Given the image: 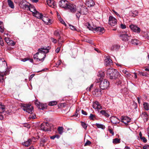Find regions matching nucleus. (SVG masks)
I'll return each mask as SVG.
<instances>
[{
	"instance_id": "f257e3e1",
	"label": "nucleus",
	"mask_w": 149,
	"mask_h": 149,
	"mask_svg": "<svg viewBox=\"0 0 149 149\" xmlns=\"http://www.w3.org/2000/svg\"><path fill=\"white\" fill-rule=\"evenodd\" d=\"M50 47L48 46L47 47H43L38 49V52H39L38 54L39 61L42 62L44 60L46 57V54L48 53Z\"/></svg>"
},
{
	"instance_id": "f03ea898",
	"label": "nucleus",
	"mask_w": 149,
	"mask_h": 149,
	"mask_svg": "<svg viewBox=\"0 0 149 149\" xmlns=\"http://www.w3.org/2000/svg\"><path fill=\"white\" fill-rule=\"evenodd\" d=\"M107 74H108L111 79H116L119 75V73L116 70H113L112 68H109L107 70Z\"/></svg>"
},
{
	"instance_id": "7ed1b4c3",
	"label": "nucleus",
	"mask_w": 149,
	"mask_h": 149,
	"mask_svg": "<svg viewBox=\"0 0 149 149\" xmlns=\"http://www.w3.org/2000/svg\"><path fill=\"white\" fill-rule=\"evenodd\" d=\"M8 68L7 64L6 61L3 58H0V72H4L6 71Z\"/></svg>"
},
{
	"instance_id": "20e7f679",
	"label": "nucleus",
	"mask_w": 149,
	"mask_h": 149,
	"mask_svg": "<svg viewBox=\"0 0 149 149\" xmlns=\"http://www.w3.org/2000/svg\"><path fill=\"white\" fill-rule=\"evenodd\" d=\"M109 86V82L107 79H103L100 81V87L102 90L108 88Z\"/></svg>"
},
{
	"instance_id": "39448f33",
	"label": "nucleus",
	"mask_w": 149,
	"mask_h": 149,
	"mask_svg": "<svg viewBox=\"0 0 149 149\" xmlns=\"http://www.w3.org/2000/svg\"><path fill=\"white\" fill-rule=\"evenodd\" d=\"M52 125L48 122L41 124L40 129L42 130L45 131H51Z\"/></svg>"
},
{
	"instance_id": "423d86ee",
	"label": "nucleus",
	"mask_w": 149,
	"mask_h": 149,
	"mask_svg": "<svg viewBox=\"0 0 149 149\" xmlns=\"http://www.w3.org/2000/svg\"><path fill=\"white\" fill-rule=\"evenodd\" d=\"M22 109L29 113H32L33 111V107L29 104H23L22 106Z\"/></svg>"
},
{
	"instance_id": "0eeeda50",
	"label": "nucleus",
	"mask_w": 149,
	"mask_h": 149,
	"mask_svg": "<svg viewBox=\"0 0 149 149\" xmlns=\"http://www.w3.org/2000/svg\"><path fill=\"white\" fill-rule=\"evenodd\" d=\"M120 37L123 41H127L129 40L131 36L130 34L129 33V32L126 31L121 34Z\"/></svg>"
},
{
	"instance_id": "6e6552de",
	"label": "nucleus",
	"mask_w": 149,
	"mask_h": 149,
	"mask_svg": "<svg viewBox=\"0 0 149 149\" xmlns=\"http://www.w3.org/2000/svg\"><path fill=\"white\" fill-rule=\"evenodd\" d=\"M89 29L93 31L94 33L96 32L99 34L103 33L105 31L104 28L101 27H91L89 28Z\"/></svg>"
},
{
	"instance_id": "1a4fd4ad",
	"label": "nucleus",
	"mask_w": 149,
	"mask_h": 149,
	"mask_svg": "<svg viewBox=\"0 0 149 149\" xmlns=\"http://www.w3.org/2000/svg\"><path fill=\"white\" fill-rule=\"evenodd\" d=\"M18 1L19 6L21 8L27 10H28V8H29V6L26 4L25 1L23 0H18Z\"/></svg>"
},
{
	"instance_id": "9d476101",
	"label": "nucleus",
	"mask_w": 149,
	"mask_h": 149,
	"mask_svg": "<svg viewBox=\"0 0 149 149\" xmlns=\"http://www.w3.org/2000/svg\"><path fill=\"white\" fill-rule=\"evenodd\" d=\"M49 139L48 138L44 137L41 139L40 145V146L44 147L45 145H47L49 143Z\"/></svg>"
},
{
	"instance_id": "9b49d317",
	"label": "nucleus",
	"mask_w": 149,
	"mask_h": 149,
	"mask_svg": "<svg viewBox=\"0 0 149 149\" xmlns=\"http://www.w3.org/2000/svg\"><path fill=\"white\" fill-rule=\"evenodd\" d=\"M59 6L61 8L67 9L69 5V3L66 0H61L59 2Z\"/></svg>"
},
{
	"instance_id": "f8f14e48",
	"label": "nucleus",
	"mask_w": 149,
	"mask_h": 149,
	"mask_svg": "<svg viewBox=\"0 0 149 149\" xmlns=\"http://www.w3.org/2000/svg\"><path fill=\"white\" fill-rule=\"evenodd\" d=\"M129 27L131 30L134 32L139 33L140 32V29L136 25L132 24L129 26Z\"/></svg>"
},
{
	"instance_id": "ddd939ff",
	"label": "nucleus",
	"mask_w": 149,
	"mask_h": 149,
	"mask_svg": "<svg viewBox=\"0 0 149 149\" xmlns=\"http://www.w3.org/2000/svg\"><path fill=\"white\" fill-rule=\"evenodd\" d=\"M117 23V19L111 16L109 17V24L111 26H114Z\"/></svg>"
},
{
	"instance_id": "4468645a",
	"label": "nucleus",
	"mask_w": 149,
	"mask_h": 149,
	"mask_svg": "<svg viewBox=\"0 0 149 149\" xmlns=\"http://www.w3.org/2000/svg\"><path fill=\"white\" fill-rule=\"evenodd\" d=\"M120 121L125 124H127L131 121V119L127 116H122L120 118Z\"/></svg>"
},
{
	"instance_id": "2eb2a0df",
	"label": "nucleus",
	"mask_w": 149,
	"mask_h": 149,
	"mask_svg": "<svg viewBox=\"0 0 149 149\" xmlns=\"http://www.w3.org/2000/svg\"><path fill=\"white\" fill-rule=\"evenodd\" d=\"M92 94L95 97H98L102 95V92L101 89L99 88H96L95 90L93 91Z\"/></svg>"
},
{
	"instance_id": "dca6fc26",
	"label": "nucleus",
	"mask_w": 149,
	"mask_h": 149,
	"mask_svg": "<svg viewBox=\"0 0 149 149\" xmlns=\"http://www.w3.org/2000/svg\"><path fill=\"white\" fill-rule=\"evenodd\" d=\"M41 19H42V21L47 25H49L51 24L52 23V21L50 19L45 16H43Z\"/></svg>"
},
{
	"instance_id": "f3484780",
	"label": "nucleus",
	"mask_w": 149,
	"mask_h": 149,
	"mask_svg": "<svg viewBox=\"0 0 149 149\" xmlns=\"http://www.w3.org/2000/svg\"><path fill=\"white\" fill-rule=\"evenodd\" d=\"M112 62L109 57L107 56L104 60V64L106 66H110L112 65Z\"/></svg>"
},
{
	"instance_id": "a211bd4d",
	"label": "nucleus",
	"mask_w": 149,
	"mask_h": 149,
	"mask_svg": "<svg viewBox=\"0 0 149 149\" xmlns=\"http://www.w3.org/2000/svg\"><path fill=\"white\" fill-rule=\"evenodd\" d=\"M93 107L95 109H102L101 105L97 101H95L93 103Z\"/></svg>"
},
{
	"instance_id": "6ab92c4d",
	"label": "nucleus",
	"mask_w": 149,
	"mask_h": 149,
	"mask_svg": "<svg viewBox=\"0 0 149 149\" xmlns=\"http://www.w3.org/2000/svg\"><path fill=\"white\" fill-rule=\"evenodd\" d=\"M67 8L70 9V11L72 13H74L77 11L76 6L73 4H69L68 5Z\"/></svg>"
},
{
	"instance_id": "aec40b11",
	"label": "nucleus",
	"mask_w": 149,
	"mask_h": 149,
	"mask_svg": "<svg viewBox=\"0 0 149 149\" xmlns=\"http://www.w3.org/2000/svg\"><path fill=\"white\" fill-rule=\"evenodd\" d=\"M111 123L113 124H117L120 122V120L116 117L113 116L111 118Z\"/></svg>"
},
{
	"instance_id": "412c9836",
	"label": "nucleus",
	"mask_w": 149,
	"mask_h": 149,
	"mask_svg": "<svg viewBox=\"0 0 149 149\" xmlns=\"http://www.w3.org/2000/svg\"><path fill=\"white\" fill-rule=\"evenodd\" d=\"M47 4L50 7L54 8L56 4L54 0H47Z\"/></svg>"
},
{
	"instance_id": "4be33fe9",
	"label": "nucleus",
	"mask_w": 149,
	"mask_h": 149,
	"mask_svg": "<svg viewBox=\"0 0 149 149\" xmlns=\"http://www.w3.org/2000/svg\"><path fill=\"white\" fill-rule=\"evenodd\" d=\"M95 3L93 0H86V5L88 7H91L94 6Z\"/></svg>"
},
{
	"instance_id": "5701e85b",
	"label": "nucleus",
	"mask_w": 149,
	"mask_h": 149,
	"mask_svg": "<svg viewBox=\"0 0 149 149\" xmlns=\"http://www.w3.org/2000/svg\"><path fill=\"white\" fill-rule=\"evenodd\" d=\"M120 48V46L118 45H113L111 47V50L113 51H118Z\"/></svg>"
},
{
	"instance_id": "b1692460",
	"label": "nucleus",
	"mask_w": 149,
	"mask_h": 149,
	"mask_svg": "<svg viewBox=\"0 0 149 149\" xmlns=\"http://www.w3.org/2000/svg\"><path fill=\"white\" fill-rule=\"evenodd\" d=\"M33 15L38 18L41 19L43 17V15L42 13H40L37 11H36V12L33 14Z\"/></svg>"
},
{
	"instance_id": "393cba45",
	"label": "nucleus",
	"mask_w": 149,
	"mask_h": 149,
	"mask_svg": "<svg viewBox=\"0 0 149 149\" xmlns=\"http://www.w3.org/2000/svg\"><path fill=\"white\" fill-rule=\"evenodd\" d=\"M7 71H4V73L0 72V82H3L4 79V76L7 73Z\"/></svg>"
},
{
	"instance_id": "a878e982",
	"label": "nucleus",
	"mask_w": 149,
	"mask_h": 149,
	"mask_svg": "<svg viewBox=\"0 0 149 149\" xmlns=\"http://www.w3.org/2000/svg\"><path fill=\"white\" fill-rule=\"evenodd\" d=\"M58 46H62V43L64 40V39L61 36H60L58 39Z\"/></svg>"
},
{
	"instance_id": "bb28decb",
	"label": "nucleus",
	"mask_w": 149,
	"mask_h": 149,
	"mask_svg": "<svg viewBox=\"0 0 149 149\" xmlns=\"http://www.w3.org/2000/svg\"><path fill=\"white\" fill-rule=\"evenodd\" d=\"M32 142V140L30 139H29L28 140L23 143V145L25 146L28 147L30 145Z\"/></svg>"
},
{
	"instance_id": "cd10ccee",
	"label": "nucleus",
	"mask_w": 149,
	"mask_h": 149,
	"mask_svg": "<svg viewBox=\"0 0 149 149\" xmlns=\"http://www.w3.org/2000/svg\"><path fill=\"white\" fill-rule=\"evenodd\" d=\"M148 115L146 113H143L141 114V117L143 118L144 121H147L148 120Z\"/></svg>"
},
{
	"instance_id": "c85d7f7f",
	"label": "nucleus",
	"mask_w": 149,
	"mask_h": 149,
	"mask_svg": "<svg viewBox=\"0 0 149 149\" xmlns=\"http://www.w3.org/2000/svg\"><path fill=\"white\" fill-rule=\"evenodd\" d=\"M8 33H5L4 36L5 41L8 45V43H9V39L8 37Z\"/></svg>"
},
{
	"instance_id": "c756f323",
	"label": "nucleus",
	"mask_w": 149,
	"mask_h": 149,
	"mask_svg": "<svg viewBox=\"0 0 149 149\" xmlns=\"http://www.w3.org/2000/svg\"><path fill=\"white\" fill-rule=\"evenodd\" d=\"M130 14L131 16L134 17L138 15V13L136 10L132 11L130 12Z\"/></svg>"
},
{
	"instance_id": "7c9ffc66",
	"label": "nucleus",
	"mask_w": 149,
	"mask_h": 149,
	"mask_svg": "<svg viewBox=\"0 0 149 149\" xmlns=\"http://www.w3.org/2000/svg\"><path fill=\"white\" fill-rule=\"evenodd\" d=\"M61 33V32L59 30H57L55 31L54 32V35L56 36H60V34Z\"/></svg>"
},
{
	"instance_id": "2f4dec72",
	"label": "nucleus",
	"mask_w": 149,
	"mask_h": 149,
	"mask_svg": "<svg viewBox=\"0 0 149 149\" xmlns=\"http://www.w3.org/2000/svg\"><path fill=\"white\" fill-rule=\"evenodd\" d=\"M131 42L133 45H138L139 43V41L136 39H132L131 40Z\"/></svg>"
},
{
	"instance_id": "473e14b6",
	"label": "nucleus",
	"mask_w": 149,
	"mask_h": 149,
	"mask_svg": "<svg viewBox=\"0 0 149 149\" xmlns=\"http://www.w3.org/2000/svg\"><path fill=\"white\" fill-rule=\"evenodd\" d=\"M4 28L3 23L0 21V32L3 33L4 31Z\"/></svg>"
},
{
	"instance_id": "72a5a7b5",
	"label": "nucleus",
	"mask_w": 149,
	"mask_h": 149,
	"mask_svg": "<svg viewBox=\"0 0 149 149\" xmlns=\"http://www.w3.org/2000/svg\"><path fill=\"white\" fill-rule=\"evenodd\" d=\"M58 102L56 101H53L50 102L48 103V105L50 106H53L57 104Z\"/></svg>"
},
{
	"instance_id": "f704fd0d",
	"label": "nucleus",
	"mask_w": 149,
	"mask_h": 149,
	"mask_svg": "<svg viewBox=\"0 0 149 149\" xmlns=\"http://www.w3.org/2000/svg\"><path fill=\"white\" fill-rule=\"evenodd\" d=\"M89 118L90 120H94L97 119L96 116L92 113L90 114V116L89 117Z\"/></svg>"
},
{
	"instance_id": "c9c22d12",
	"label": "nucleus",
	"mask_w": 149,
	"mask_h": 149,
	"mask_svg": "<svg viewBox=\"0 0 149 149\" xmlns=\"http://www.w3.org/2000/svg\"><path fill=\"white\" fill-rule=\"evenodd\" d=\"M38 107L40 109L44 110L47 107L45 105L41 103Z\"/></svg>"
},
{
	"instance_id": "e433bc0d",
	"label": "nucleus",
	"mask_w": 149,
	"mask_h": 149,
	"mask_svg": "<svg viewBox=\"0 0 149 149\" xmlns=\"http://www.w3.org/2000/svg\"><path fill=\"white\" fill-rule=\"evenodd\" d=\"M100 113L107 117H109V115L105 110H102L101 111Z\"/></svg>"
},
{
	"instance_id": "4c0bfd02",
	"label": "nucleus",
	"mask_w": 149,
	"mask_h": 149,
	"mask_svg": "<svg viewBox=\"0 0 149 149\" xmlns=\"http://www.w3.org/2000/svg\"><path fill=\"white\" fill-rule=\"evenodd\" d=\"M143 106L144 109L146 110H149V105L148 103L144 102L143 104Z\"/></svg>"
},
{
	"instance_id": "58836bf2",
	"label": "nucleus",
	"mask_w": 149,
	"mask_h": 149,
	"mask_svg": "<svg viewBox=\"0 0 149 149\" xmlns=\"http://www.w3.org/2000/svg\"><path fill=\"white\" fill-rule=\"evenodd\" d=\"M113 143L115 144L120 143V139L117 138L114 139H113Z\"/></svg>"
},
{
	"instance_id": "ea45409f",
	"label": "nucleus",
	"mask_w": 149,
	"mask_h": 149,
	"mask_svg": "<svg viewBox=\"0 0 149 149\" xmlns=\"http://www.w3.org/2000/svg\"><path fill=\"white\" fill-rule=\"evenodd\" d=\"M58 131L59 133L61 134L63 132V128L62 127H59L58 128Z\"/></svg>"
},
{
	"instance_id": "a19ab883",
	"label": "nucleus",
	"mask_w": 149,
	"mask_h": 149,
	"mask_svg": "<svg viewBox=\"0 0 149 149\" xmlns=\"http://www.w3.org/2000/svg\"><path fill=\"white\" fill-rule=\"evenodd\" d=\"M96 125L98 128H101L102 129H104L105 128V126L104 125L102 124L96 123Z\"/></svg>"
},
{
	"instance_id": "79ce46f5",
	"label": "nucleus",
	"mask_w": 149,
	"mask_h": 149,
	"mask_svg": "<svg viewBox=\"0 0 149 149\" xmlns=\"http://www.w3.org/2000/svg\"><path fill=\"white\" fill-rule=\"evenodd\" d=\"M97 76L99 77H100V78H103L104 76V72L102 71H100L99 72Z\"/></svg>"
},
{
	"instance_id": "37998d69",
	"label": "nucleus",
	"mask_w": 149,
	"mask_h": 149,
	"mask_svg": "<svg viewBox=\"0 0 149 149\" xmlns=\"http://www.w3.org/2000/svg\"><path fill=\"white\" fill-rule=\"evenodd\" d=\"M39 54V52H37L36 54L33 55V58L35 60H36V61H39V56L38 54Z\"/></svg>"
},
{
	"instance_id": "c03bdc74",
	"label": "nucleus",
	"mask_w": 149,
	"mask_h": 149,
	"mask_svg": "<svg viewBox=\"0 0 149 149\" xmlns=\"http://www.w3.org/2000/svg\"><path fill=\"white\" fill-rule=\"evenodd\" d=\"M81 125L83 128L85 130H86L87 127V124L85 123L84 122L81 121Z\"/></svg>"
},
{
	"instance_id": "a18cd8bd",
	"label": "nucleus",
	"mask_w": 149,
	"mask_h": 149,
	"mask_svg": "<svg viewBox=\"0 0 149 149\" xmlns=\"http://www.w3.org/2000/svg\"><path fill=\"white\" fill-rule=\"evenodd\" d=\"M28 10H29L31 12H32L33 14L36 12V11L34 8L30 6H29V8H28Z\"/></svg>"
},
{
	"instance_id": "49530a36",
	"label": "nucleus",
	"mask_w": 149,
	"mask_h": 149,
	"mask_svg": "<svg viewBox=\"0 0 149 149\" xmlns=\"http://www.w3.org/2000/svg\"><path fill=\"white\" fill-rule=\"evenodd\" d=\"M139 73L140 75L145 77L147 76L149 74L146 72H139Z\"/></svg>"
},
{
	"instance_id": "de8ad7c7",
	"label": "nucleus",
	"mask_w": 149,
	"mask_h": 149,
	"mask_svg": "<svg viewBox=\"0 0 149 149\" xmlns=\"http://www.w3.org/2000/svg\"><path fill=\"white\" fill-rule=\"evenodd\" d=\"M58 18L59 19V20L61 22V23L64 25H66V24L65 22L63 21V20L62 19L61 17L60 16H59L58 17Z\"/></svg>"
},
{
	"instance_id": "09e8293b",
	"label": "nucleus",
	"mask_w": 149,
	"mask_h": 149,
	"mask_svg": "<svg viewBox=\"0 0 149 149\" xmlns=\"http://www.w3.org/2000/svg\"><path fill=\"white\" fill-rule=\"evenodd\" d=\"M122 71L123 73L125 74L126 75L128 76H129L130 75V73L125 70L124 69Z\"/></svg>"
},
{
	"instance_id": "8fccbe9b",
	"label": "nucleus",
	"mask_w": 149,
	"mask_h": 149,
	"mask_svg": "<svg viewBox=\"0 0 149 149\" xmlns=\"http://www.w3.org/2000/svg\"><path fill=\"white\" fill-rule=\"evenodd\" d=\"M10 7L12 8H14L15 7L14 5L13 2L10 0Z\"/></svg>"
},
{
	"instance_id": "3c124183",
	"label": "nucleus",
	"mask_w": 149,
	"mask_h": 149,
	"mask_svg": "<svg viewBox=\"0 0 149 149\" xmlns=\"http://www.w3.org/2000/svg\"><path fill=\"white\" fill-rule=\"evenodd\" d=\"M91 143L90 141L87 140V141H86V143L84 144V146H89L90 145Z\"/></svg>"
},
{
	"instance_id": "603ef678",
	"label": "nucleus",
	"mask_w": 149,
	"mask_h": 149,
	"mask_svg": "<svg viewBox=\"0 0 149 149\" xmlns=\"http://www.w3.org/2000/svg\"><path fill=\"white\" fill-rule=\"evenodd\" d=\"M50 39L52 41L54 44H56L57 42V40L52 37H51Z\"/></svg>"
},
{
	"instance_id": "864d4df0",
	"label": "nucleus",
	"mask_w": 149,
	"mask_h": 149,
	"mask_svg": "<svg viewBox=\"0 0 149 149\" xmlns=\"http://www.w3.org/2000/svg\"><path fill=\"white\" fill-rule=\"evenodd\" d=\"M16 42L13 41L12 40H10V46H14L15 45Z\"/></svg>"
},
{
	"instance_id": "5fc2aeb1",
	"label": "nucleus",
	"mask_w": 149,
	"mask_h": 149,
	"mask_svg": "<svg viewBox=\"0 0 149 149\" xmlns=\"http://www.w3.org/2000/svg\"><path fill=\"white\" fill-rule=\"evenodd\" d=\"M58 46V47L55 50L56 52L57 53H58L59 52L60 50V49L62 47V46H61L60 45Z\"/></svg>"
},
{
	"instance_id": "6e6d98bb",
	"label": "nucleus",
	"mask_w": 149,
	"mask_h": 149,
	"mask_svg": "<svg viewBox=\"0 0 149 149\" xmlns=\"http://www.w3.org/2000/svg\"><path fill=\"white\" fill-rule=\"evenodd\" d=\"M81 15V13L80 12H79L77 13L76 14V17L78 18L79 19L80 17V16Z\"/></svg>"
},
{
	"instance_id": "4d7b16f0",
	"label": "nucleus",
	"mask_w": 149,
	"mask_h": 149,
	"mask_svg": "<svg viewBox=\"0 0 149 149\" xmlns=\"http://www.w3.org/2000/svg\"><path fill=\"white\" fill-rule=\"evenodd\" d=\"M40 103L38 101V100H36L35 102V105L38 107Z\"/></svg>"
},
{
	"instance_id": "13d9d810",
	"label": "nucleus",
	"mask_w": 149,
	"mask_h": 149,
	"mask_svg": "<svg viewBox=\"0 0 149 149\" xmlns=\"http://www.w3.org/2000/svg\"><path fill=\"white\" fill-rule=\"evenodd\" d=\"M93 84H91L89 87H88L87 88L86 90L88 91H90L91 89L93 87Z\"/></svg>"
},
{
	"instance_id": "bf43d9fd",
	"label": "nucleus",
	"mask_w": 149,
	"mask_h": 149,
	"mask_svg": "<svg viewBox=\"0 0 149 149\" xmlns=\"http://www.w3.org/2000/svg\"><path fill=\"white\" fill-rule=\"evenodd\" d=\"M141 139L143 140V141L144 143L147 142V140L144 137H141Z\"/></svg>"
},
{
	"instance_id": "052dcab7",
	"label": "nucleus",
	"mask_w": 149,
	"mask_h": 149,
	"mask_svg": "<svg viewBox=\"0 0 149 149\" xmlns=\"http://www.w3.org/2000/svg\"><path fill=\"white\" fill-rule=\"evenodd\" d=\"M0 45L1 46H3L4 45V43H3V41L2 38L0 36Z\"/></svg>"
},
{
	"instance_id": "680f3d73",
	"label": "nucleus",
	"mask_w": 149,
	"mask_h": 149,
	"mask_svg": "<svg viewBox=\"0 0 149 149\" xmlns=\"http://www.w3.org/2000/svg\"><path fill=\"white\" fill-rule=\"evenodd\" d=\"M120 27L122 29H125L126 28V26L125 25L123 24H120Z\"/></svg>"
},
{
	"instance_id": "e2e57ef3",
	"label": "nucleus",
	"mask_w": 149,
	"mask_h": 149,
	"mask_svg": "<svg viewBox=\"0 0 149 149\" xmlns=\"http://www.w3.org/2000/svg\"><path fill=\"white\" fill-rule=\"evenodd\" d=\"M108 130L111 134H112V135H113L114 134V132L113 131V130L111 128H109Z\"/></svg>"
},
{
	"instance_id": "0e129e2a",
	"label": "nucleus",
	"mask_w": 149,
	"mask_h": 149,
	"mask_svg": "<svg viewBox=\"0 0 149 149\" xmlns=\"http://www.w3.org/2000/svg\"><path fill=\"white\" fill-rule=\"evenodd\" d=\"M143 149H149V145L144 146L143 147Z\"/></svg>"
},
{
	"instance_id": "69168bd1",
	"label": "nucleus",
	"mask_w": 149,
	"mask_h": 149,
	"mask_svg": "<svg viewBox=\"0 0 149 149\" xmlns=\"http://www.w3.org/2000/svg\"><path fill=\"white\" fill-rule=\"evenodd\" d=\"M81 111V109L79 108H78L76 109L75 112L78 114H79L80 113V111Z\"/></svg>"
},
{
	"instance_id": "338daca9",
	"label": "nucleus",
	"mask_w": 149,
	"mask_h": 149,
	"mask_svg": "<svg viewBox=\"0 0 149 149\" xmlns=\"http://www.w3.org/2000/svg\"><path fill=\"white\" fill-rule=\"evenodd\" d=\"M29 60L28 59V58H22L21 59V61H23V62H25L27 61H28V60Z\"/></svg>"
},
{
	"instance_id": "774afa93",
	"label": "nucleus",
	"mask_w": 149,
	"mask_h": 149,
	"mask_svg": "<svg viewBox=\"0 0 149 149\" xmlns=\"http://www.w3.org/2000/svg\"><path fill=\"white\" fill-rule=\"evenodd\" d=\"M81 113L85 115H87L88 114L86 111H84L83 110H81Z\"/></svg>"
}]
</instances>
